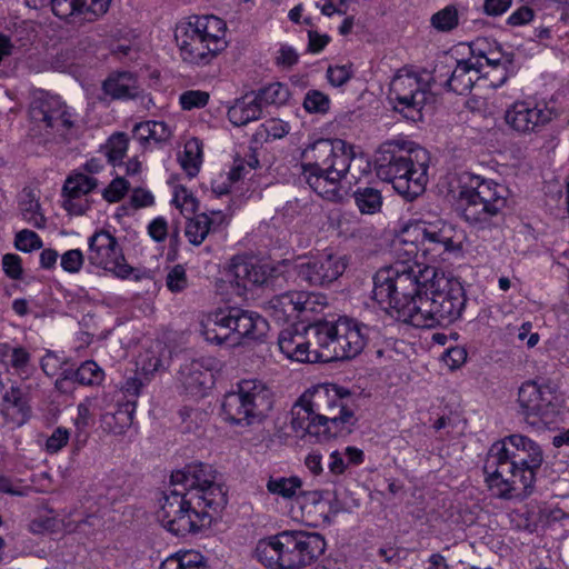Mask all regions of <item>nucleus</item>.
<instances>
[{
  "mask_svg": "<svg viewBox=\"0 0 569 569\" xmlns=\"http://www.w3.org/2000/svg\"><path fill=\"white\" fill-rule=\"evenodd\" d=\"M358 396L333 383L315 386L302 393V402L322 425L325 438L351 433L357 423Z\"/></svg>",
  "mask_w": 569,
  "mask_h": 569,
  "instance_id": "obj_5",
  "label": "nucleus"
},
{
  "mask_svg": "<svg viewBox=\"0 0 569 569\" xmlns=\"http://www.w3.org/2000/svg\"><path fill=\"white\" fill-rule=\"evenodd\" d=\"M475 76L473 68L467 64V62L456 61L455 68H451L447 63L439 61L435 66L431 79L432 82L439 83L447 91L466 94L478 80Z\"/></svg>",
  "mask_w": 569,
  "mask_h": 569,
  "instance_id": "obj_24",
  "label": "nucleus"
},
{
  "mask_svg": "<svg viewBox=\"0 0 569 569\" xmlns=\"http://www.w3.org/2000/svg\"><path fill=\"white\" fill-rule=\"evenodd\" d=\"M284 531L264 539H260L254 549L257 560L267 568L282 569V555Z\"/></svg>",
  "mask_w": 569,
  "mask_h": 569,
  "instance_id": "obj_34",
  "label": "nucleus"
},
{
  "mask_svg": "<svg viewBox=\"0 0 569 569\" xmlns=\"http://www.w3.org/2000/svg\"><path fill=\"white\" fill-rule=\"evenodd\" d=\"M4 273L11 279H20L22 276L21 258L14 253H6L2 257Z\"/></svg>",
  "mask_w": 569,
  "mask_h": 569,
  "instance_id": "obj_59",
  "label": "nucleus"
},
{
  "mask_svg": "<svg viewBox=\"0 0 569 569\" xmlns=\"http://www.w3.org/2000/svg\"><path fill=\"white\" fill-rule=\"evenodd\" d=\"M460 13L456 4H448L435 12L430 23L439 32H450L459 24Z\"/></svg>",
  "mask_w": 569,
  "mask_h": 569,
  "instance_id": "obj_44",
  "label": "nucleus"
},
{
  "mask_svg": "<svg viewBox=\"0 0 569 569\" xmlns=\"http://www.w3.org/2000/svg\"><path fill=\"white\" fill-rule=\"evenodd\" d=\"M429 154L422 148L413 149L403 139L387 140L376 152L377 176L390 182L407 199H415L425 191L428 182Z\"/></svg>",
  "mask_w": 569,
  "mask_h": 569,
  "instance_id": "obj_3",
  "label": "nucleus"
},
{
  "mask_svg": "<svg viewBox=\"0 0 569 569\" xmlns=\"http://www.w3.org/2000/svg\"><path fill=\"white\" fill-rule=\"evenodd\" d=\"M345 256L323 253L297 266L298 277L312 284L326 286L339 279L347 268Z\"/></svg>",
  "mask_w": 569,
  "mask_h": 569,
  "instance_id": "obj_19",
  "label": "nucleus"
},
{
  "mask_svg": "<svg viewBox=\"0 0 569 569\" xmlns=\"http://www.w3.org/2000/svg\"><path fill=\"white\" fill-rule=\"evenodd\" d=\"M154 198L152 193L142 188H136L130 196V204L134 209H140L153 204Z\"/></svg>",
  "mask_w": 569,
  "mask_h": 569,
  "instance_id": "obj_63",
  "label": "nucleus"
},
{
  "mask_svg": "<svg viewBox=\"0 0 569 569\" xmlns=\"http://www.w3.org/2000/svg\"><path fill=\"white\" fill-rule=\"evenodd\" d=\"M435 277V267L422 262L396 261L373 277L372 298L386 311L412 326L420 297Z\"/></svg>",
  "mask_w": 569,
  "mask_h": 569,
  "instance_id": "obj_2",
  "label": "nucleus"
},
{
  "mask_svg": "<svg viewBox=\"0 0 569 569\" xmlns=\"http://www.w3.org/2000/svg\"><path fill=\"white\" fill-rule=\"evenodd\" d=\"M268 274L264 266L241 257L233 258L229 269L230 281L243 290L263 284L268 280Z\"/></svg>",
  "mask_w": 569,
  "mask_h": 569,
  "instance_id": "obj_28",
  "label": "nucleus"
},
{
  "mask_svg": "<svg viewBox=\"0 0 569 569\" xmlns=\"http://www.w3.org/2000/svg\"><path fill=\"white\" fill-rule=\"evenodd\" d=\"M356 206L362 214H373L382 207L381 192L371 187L358 188L353 192Z\"/></svg>",
  "mask_w": 569,
  "mask_h": 569,
  "instance_id": "obj_41",
  "label": "nucleus"
},
{
  "mask_svg": "<svg viewBox=\"0 0 569 569\" xmlns=\"http://www.w3.org/2000/svg\"><path fill=\"white\" fill-rule=\"evenodd\" d=\"M467 297L461 282L435 268V277L420 297L419 310L413 316L412 326L435 328L451 325L458 320L466 307Z\"/></svg>",
  "mask_w": 569,
  "mask_h": 569,
  "instance_id": "obj_7",
  "label": "nucleus"
},
{
  "mask_svg": "<svg viewBox=\"0 0 569 569\" xmlns=\"http://www.w3.org/2000/svg\"><path fill=\"white\" fill-rule=\"evenodd\" d=\"M159 569H204L203 557L194 550L180 551L163 560Z\"/></svg>",
  "mask_w": 569,
  "mask_h": 569,
  "instance_id": "obj_38",
  "label": "nucleus"
},
{
  "mask_svg": "<svg viewBox=\"0 0 569 569\" xmlns=\"http://www.w3.org/2000/svg\"><path fill=\"white\" fill-rule=\"evenodd\" d=\"M202 156V144L197 138L188 140L184 144L183 153L179 157V162L186 173L193 178L198 174Z\"/></svg>",
  "mask_w": 569,
  "mask_h": 569,
  "instance_id": "obj_39",
  "label": "nucleus"
},
{
  "mask_svg": "<svg viewBox=\"0 0 569 569\" xmlns=\"http://www.w3.org/2000/svg\"><path fill=\"white\" fill-rule=\"evenodd\" d=\"M1 412L4 420L16 427L26 423L30 417V407L18 387H11L2 397Z\"/></svg>",
  "mask_w": 569,
  "mask_h": 569,
  "instance_id": "obj_30",
  "label": "nucleus"
},
{
  "mask_svg": "<svg viewBox=\"0 0 569 569\" xmlns=\"http://www.w3.org/2000/svg\"><path fill=\"white\" fill-rule=\"evenodd\" d=\"M209 93L201 90H189L183 92L180 98V104L183 110L202 108L208 103Z\"/></svg>",
  "mask_w": 569,
  "mask_h": 569,
  "instance_id": "obj_53",
  "label": "nucleus"
},
{
  "mask_svg": "<svg viewBox=\"0 0 569 569\" xmlns=\"http://www.w3.org/2000/svg\"><path fill=\"white\" fill-rule=\"evenodd\" d=\"M201 327L207 341L230 347L242 343L244 339H261L268 331V322L263 317L236 307L208 315Z\"/></svg>",
  "mask_w": 569,
  "mask_h": 569,
  "instance_id": "obj_9",
  "label": "nucleus"
},
{
  "mask_svg": "<svg viewBox=\"0 0 569 569\" xmlns=\"http://www.w3.org/2000/svg\"><path fill=\"white\" fill-rule=\"evenodd\" d=\"M282 569H299L311 565L325 552L326 541L320 533L284 531Z\"/></svg>",
  "mask_w": 569,
  "mask_h": 569,
  "instance_id": "obj_16",
  "label": "nucleus"
},
{
  "mask_svg": "<svg viewBox=\"0 0 569 569\" xmlns=\"http://www.w3.org/2000/svg\"><path fill=\"white\" fill-rule=\"evenodd\" d=\"M102 89L107 96L117 100L136 99L141 93L137 77L128 71L111 73L103 81Z\"/></svg>",
  "mask_w": 569,
  "mask_h": 569,
  "instance_id": "obj_29",
  "label": "nucleus"
},
{
  "mask_svg": "<svg viewBox=\"0 0 569 569\" xmlns=\"http://www.w3.org/2000/svg\"><path fill=\"white\" fill-rule=\"evenodd\" d=\"M166 284L171 292H181L188 286L186 269L176 264L166 277Z\"/></svg>",
  "mask_w": 569,
  "mask_h": 569,
  "instance_id": "obj_52",
  "label": "nucleus"
},
{
  "mask_svg": "<svg viewBox=\"0 0 569 569\" xmlns=\"http://www.w3.org/2000/svg\"><path fill=\"white\" fill-rule=\"evenodd\" d=\"M97 187V179L83 173L69 177L62 189L63 208L71 214L81 216L90 207L86 198Z\"/></svg>",
  "mask_w": 569,
  "mask_h": 569,
  "instance_id": "obj_25",
  "label": "nucleus"
},
{
  "mask_svg": "<svg viewBox=\"0 0 569 569\" xmlns=\"http://www.w3.org/2000/svg\"><path fill=\"white\" fill-rule=\"evenodd\" d=\"M20 211L23 218L34 228H43L46 218L40 212V204L31 190H23L19 200Z\"/></svg>",
  "mask_w": 569,
  "mask_h": 569,
  "instance_id": "obj_40",
  "label": "nucleus"
},
{
  "mask_svg": "<svg viewBox=\"0 0 569 569\" xmlns=\"http://www.w3.org/2000/svg\"><path fill=\"white\" fill-rule=\"evenodd\" d=\"M301 163V177L308 186L321 198L340 202L343 199L342 189L339 180L333 172L325 169L318 160L307 159Z\"/></svg>",
  "mask_w": 569,
  "mask_h": 569,
  "instance_id": "obj_23",
  "label": "nucleus"
},
{
  "mask_svg": "<svg viewBox=\"0 0 569 569\" xmlns=\"http://www.w3.org/2000/svg\"><path fill=\"white\" fill-rule=\"evenodd\" d=\"M281 352L289 359L310 363V352L305 335L303 321L282 329L278 337Z\"/></svg>",
  "mask_w": 569,
  "mask_h": 569,
  "instance_id": "obj_27",
  "label": "nucleus"
},
{
  "mask_svg": "<svg viewBox=\"0 0 569 569\" xmlns=\"http://www.w3.org/2000/svg\"><path fill=\"white\" fill-rule=\"evenodd\" d=\"M303 157L318 160L339 180L351 172L353 162L362 161L356 158L353 147L341 139H319L305 150Z\"/></svg>",
  "mask_w": 569,
  "mask_h": 569,
  "instance_id": "obj_15",
  "label": "nucleus"
},
{
  "mask_svg": "<svg viewBox=\"0 0 569 569\" xmlns=\"http://www.w3.org/2000/svg\"><path fill=\"white\" fill-rule=\"evenodd\" d=\"M212 220L206 213L197 214L188 220L184 234L189 242L199 246L207 238L211 230Z\"/></svg>",
  "mask_w": 569,
  "mask_h": 569,
  "instance_id": "obj_42",
  "label": "nucleus"
},
{
  "mask_svg": "<svg viewBox=\"0 0 569 569\" xmlns=\"http://www.w3.org/2000/svg\"><path fill=\"white\" fill-rule=\"evenodd\" d=\"M129 187L130 184L124 178L117 177L103 190V198L108 202H118L124 197V194L129 190Z\"/></svg>",
  "mask_w": 569,
  "mask_h": 569,
  "instance_id": "obj_55",
  "label": "nucleus"
},
{
  "mask_svg": "<svg viewBox=\"0 0 569 569\" xmlns=\"http://www.w3.org/2000/svg\"><path fill=\"white\" fill-rule=\"evenodd\" d=\"M262 114V108L253 93L237 99L228 110L229 121L237 127L258 120Z\"/></svg>",
  "mask_w": 569,
  "mask_h": 569,
  "instance_id": "obj_36",
  "label": "nucleus"
},
{
  "mask_svg": "<svg viewBox=\"0 0 569 569\" xmlns=\"http://www.w3.org/2000/svg\"><path fill=\"white\" fill-rule=\"evenodd\" d=\"M14 246L20 251L30 252L40 249L42 241L34 231L24 229L16 234Z\"/></svg>",
  "mask_w": 569,
  "mask_h": 569,
  "instance_id": "obj_51",
  "label": "nucleus"
},
{
  "mask_svg": "<svg viewBox=\"0 0 569 569\" xmlns=\"http://www.w3.org/2000/svg\"><path fill=\"white\" fill-rule=\"evenodd\" d=\"M553 112L545 104L528 101L515 102L505 114L506 123L519 133L538 132L549 123Z\"/></svg>",
  "mask_w": 569,
  "mask_h": 569,
  "instance_id": "obj_20",
  "label": "nucleus"
},
{
  "mask_svg": "<svg viewBox=\"0 0 569 569\" xmlns=\"http://www.w3.org/2000/svg\"><path fill=\"white\" fill-rule=\"evenodd\" d=\"M30 359V353L24 348L18 347L12 350L10 366L21 379L30 378L36 371Z\"/></svg>",
  "mask_w": 569,
  "mask_h": 569,
  "instance_id": "obj_46",
  "label": "nucleus"
},
{
  "mask_svg": "<svg viewBox=\"0 0 569 569\" xmlns=\"http://www.w3.org/2000/svg\"><path fill=\"white\" fill-rule=\"evenodd\" d=\"M253 94L261 108L269 104H283L290 97L288 88L280 82L271 83Z\"/></svg>",
  "mask_w": 569,
  "mask_h": 569,
  "instance_id": "obj_45",
  "label": "nucleus"
},
{
  "mask_svg": "<svg viewBox=\"0 0 569 569\" xmlns=\"http://www.w3.org/2000/svg\"><path fill=\"white\" fill-rule=\"evenodd\" d=\"M552 401V395L548 387L538 385L536 381H527L521 385L518 391V403L520 413L525 421L532 427H540L546 423V416Z\"/></svg>",
  "mask_w": 569,
  "mask_h": 569,
  "instance_id": "obj_21",
  "label": "nucleus"
},
{
  "mask_svg": "<svg viewBox=\"0 0 569 569\" xmlns=\"http://www.w3.org/2000/svg\"><path fill=\"white\" fill-rule=\"evenodd\" d=\"M411 238L416 239V236H407L405 229L402 232V238L395 243V250L398 256H400L401 252L407 256V258L402 261H410V263H413L419 262L417 260L419 248Z\"/></svg>",
  "mask_w": 569,
  "mask_h": 569,
  "instance_id": "obj_54",
  "label": "nucleus"
},
{
  "mask_svg": "<svg viewBox=\"0 0 569 569\" xmlns=\"http://www.w3.org/2000/svg\"><path fill=\"white\" fill-rule=\"evenodd\" d=\"M508 194L507 187L491 179L466 173L461 178L458 210L470 226L486 229L507 207Z\"/></svg>",
  "mask_w": 569,
  "mask_h": 569,
  "instance_id": "obj_8",
  "label": "nucleus"
},
{
  "mask_svg": "<svg viewBox=\"0 0 569 569\" xmlns=\"http://www.w3.org/2000/svg\"><path fill=\"white\" fill-rule=\"evenodd\" d=\"M315 418V415L311 413L306 403L302 402L301 395L291 409V428L296 432L315 436L320 441L327 440L328 438H325V433H322V425H320V421H317Z\"/></svg>",
  "mask_w": 569,
  "mask_h": 569,
  "instance_id": "obj_32",
  "label": "nucleus"
},
{
  "mask_svg": "<svg viewBox=\"0 0 569 569\" xmlns=\"http://www.w3.org/2000/svg\"><path fill=\"white\" fill-rule=\"evenodd\" d=\"M136 402L127 400L118 405L114 412H107L102 416V425L106 430L113 435L124 433L133 421Z\"/></svg>",
  "mask_w": 569,
  "mask_h": 569,
  "instance_id": "obj_37",
  "label": "nucleus"
},
{
  "mask_svg": "<svg viewBox=\"0 0 569 569\" xmlns=\"http://www.w3.org/2000/svg\"><path fill=\"white\" fill-rule=\"evenodd\" d=\"M29 116L32 122L44 129L47 136L54 140H67L74 124L66 103L59 97L42 90L32 94Z\"/></svg>",
  "mask_w": 569,
  "mask_h": 569,
  "instance_id": "obj_14",
  "label": "nucleus"
},
{
  "mask_svg": "<svg viewBox=\"0 0 569 569\" xmlns=\"http://www.w3.org/2000/svg\"><path fill=\"white\" fill-rule=\"evenodd\" d=\"M298 59L299 54L292 47L282 44L276 57V62L278 66L290 68L298 62Z\"/></svg>",
  "mask_w": 569,
  "mask_h": 569,
  "instance_id": "obj_61",
  "label": "nucleus"
},
{
  "mask_svg": "<svg viewBox=\"0 0 569 569\" xmlns=\"http://www.w3.org/2000/svg\"><path fill=\"white\" fill-rule=\"evenodd\" d=\"M170 483L187 495L194 503H201L217 516L228 502L222 476L211 465L193 462L171 473Z\"/></svg>",
  "mask_w": 569,
  "mask_h": 569,
  "instance_id": "obj_10",
  "label": "nucleus"
},
{
  "mask_svg": "<svg viewBox=\"0 0 569 569\" xmlns=\"http://www.w3.org/2000/svg\"><path fill=\"white\" fill-rule=\"evenodd\" d=\"M148 232L154 241H157V242L163 241L167 237L166 219H163L161 217L153 219L148 226Z\"/></svg>",
  "mask_w": 569,
  "mask_h": 569,
  "instance_id": "obj_64",
  "label": "nucleus"
},
{
  "mask_svg": "<svg viewBox=\"0 0 569 569\" xmlns=\"http://www.w3.org/2000/svg\"><path fill=\"white\" fill-rule=\"evenodd\" d=\"M533 17L535 12L531 8L521 6L509 16L507 22L512 27H519L530 22Z\"/></svg>",
  "mask_w": 569,
  "mask_h": 569,
  "instance_id": "obj_62",
  "label": "nucleus"
},
{
  "mask_svg": "<svg viewBox=\"0 0 569 569\" xmlns=\"http://www.w3.org/2000/svg\"><path fill=\"white\" fill-rule=\"evenodd\" d=\"M432 82L431 76L401 69L390 83V98L396 101L395 110L406 119L419 121L421 110L430 98L427 87Z\"/></svg>",
  "mask_w": 569,
  "mask_h": 569,
  "instance_id": "obj_13",
  "label": "nucleus"
},
{
  "mask_svg": "<svg viewBox=\"0 0 569 569\" xmlns=\"http://www.w3.org/2000/svg\"><path fill=\"white\" fill-rule=\"evenodd\" d=\"M327 78L332 86L341 87L351 78V71L347 66L329 67Z\"/></svg>",
  "mask_w": 569,
  "mask_h": 569,
  "instance_id": "obj_60",
  "label": "nucleus"
},
{
  "mask_svg": "<svg viewBox=\"0 0 569 569\" xmlns=\"http://www.w3.org/2000/svg\"><path fill=\"white\" fill-rule=\"evenodd\" d=\"M303 108L309 113H326L330 108V99L319 90H309L303 100Z\"/></svg>",
  "mask_w": 569,
  "mask_h": 569,
  "instance_id": "obj_48",
  "label": "nucleus"
},
{
  "mask_svg": "<svg viewBox=\"0 0 569 569\" xmlns=\"http://www.w3.org/2000/svg\"><path fill=\"white\" fill-rule=\"evenodd\" d=\"M218 516L201 503L191 501L189 495L177 487L164 495L157 512L161 526L174 536H186L210 526Z\"/></svg>",
  "mask_w": 569,
  "mask_h": 569,
  "instance_id": "obj_12",
  "label": "nucleus"
},
{
  "mask_svg": "<svg viewBox=\"0 0 569 569\" xmlns=\"http://www.w3.org/2000/svg\"><path fill=\"white\" fill-rule=\"evenodd\" d=\"M296 303L299 309V319L303 320H307V316L309 313L317 312L323 308V303L320 302V298L318 296L306 291H297Z\"/></svg>",
  "mask_w": 569,
  "mask_h": 569,
  "instance_id": "obj_49",
  "label": "nucleus"
},
{
  "mask_svg": "<svg viewBox=\"0 0 569 569\" xmlns=\"http://www.w3.org/2000/svg\"><path fill=\"white\" fill-rule=\"evenodd\" d=\"M302 481L297 476L291 477H270L267 481V490L282 497L283 499H291L296 496L297 491L301 488Z\"/></svg>",
  "mask_w": 569,
  "mask_h": 569,
  "instance_id": "obj_43",
  "label": "nucleus"
},
{
  "mask_svg": "<svg viewBox=\"0 0 569 569\" xmlns=\"http://www.w3.org/2000/svg\"><path fill=\"white\" fill-rule=\"evenodd\" d=\"M84 261V256L79 249H70L61 256L60 264L62 269L69 273L80 271Z\"/></svg>",
  "mask_w": 569,
  "mask_h": 569,
  "instance_id": "obj_56",
  "label": "nucleus"
},
{
  "mask_svg": "<svg viewBox=\"0 0 569 569\" xmlns=\"http://www.w3.org/2000/svg\"><path fill=\"white\" fill-rule=\"evenodd\" d=\"M543 462L541 447L523 435H510L495 442L486 457L483 471L491 489L503 499L531 495L536 473Z\"/></svg>",
  "mask_w": 569,
  "mask_h": 569,
  "instance_id": "obj_1",
  "label": "nucleus"
},
{
  "mask_svg": "<svg viewBox=\"0 0 569 569\" xmlns=\"http://www.w3.org/2000/svg\"><path fill=\"white\" fill-rule=\"evenodd\" d=\"M213 358L192 359L181 365L178 371V381L187 393L203 397L206 391L213 387Z\"/></svg>",
  "mask_w": 569,
  "mask_h": 569,
  "instance_id": "obj_22",
  "label": "nucleus"
},
{
  "mask_svg": "<svg viewBox=\"0 0 569 569\" xmlns=\"http://www.w3.org/2000/svg\"><path fill=\"white\" fill-rule=\"evenodd\" d=\"M455 228L442 219L433 221L419 220L406 228L407 236H416V240L420 237L422 254H432L429 261H435L436 256L450 252L456 249L455 246Z\"/></svg>",
  "mask_w": 569,
  "mask_h": 569,
  "instance_id": "obj_18",
  "label": "nucleus"
},
{
  "mask_svg": "<svg viewBox=\"0 0 569 569\" xmlns=\"http://www.w3.org/2000/svg\"><path fill=\"white\" fill-rule=\"evenodd\" d=\"M227 24L216 16H191L177 24L174 39L182 61L207 66L228 46Z\"/></svg>",
  "mask_w": 569,
  "mask_h": 569,
  "instance_id": "obj_6",
  "label": "nucleus"
},
{
  "mask_svg": "<svg viewBox=\"0 0 569 569\" xmlns=\"http://www.w3.org/2000/svg\"><path fill=\"white\" fill-rule=\"evenodd\" d=\"M69 431L63 427L54 429L52 435L47 439L46 449L50 453H56L61 450L69 440Z\"/></svg>",
  "mask_w": 569,
  "mask_h": 569,
  "instance_id": "obj_58",
  "label": "nucleus"
},
{
  "mask_svg": "<svg viewBox=\"0 0 569 569\" xmlns=\"http://www.w3.org/2000/svg\"><path fill=\"white\" fill-rule=\"evenodd\" d=\"M61 526L67 533L79 532L89 536L102 526V521L97 515H83L77 507H73L69 510H62Z\"/></svg>",
  "mask_w": 569,
  "mask_h": 569,
  "instance_id": "obj_33",
  "label": "nucleus"
},
{
  "mask_svg": "<svg viewBox=\"0 0 569 569\" xmlns=\"http://www.w3.org/2000/svg\"><path fill=\"white\" fill-rule=\"evenodd\" d=\"M289 133V124L279 119H269L264 123L261 124L260 129L257 131L256 136L262 138L263 134L266 139H280Z\"/></svg>",
  "mask_w": 569,
  "mask_h": 569,
  "instance_id": "obj_50",
  "label": "nucleus"
},
{
  "mask_svg": "<svg viewBox=\"0 0 569 569\" xmlns=\"http://www.w3.org/2000/svg\"><path fill=\"white\" fill-rule=\"evenodd\" d=\"M88 261L99 268L127 278L132 268L126 263L117 239L108 231L100 230L89 238Z\"/></svg>",
  "mask_w": 569,
  "mask_h": 569,
  "instance_id": "obj_17",
  "label": "nucleus"
},
{
  "mask_svg": "<svg viewBox=\"0 0 569 569\" xmlns=\"http://www.w3.org/2000/svg\"><path fill=\"white\" fill-rule=\"evenodd\" d=\"M61 515L62 512L59 515L60 519L49 516L36 518L30 522L29 529L33 533L54 532L61 523Z\"/></svg>",
  "mask_w": 569,
  "mask_h": 569,
  "instance_id": "obj_57",
  "label": "nucleus"
},
{
  "mask_svg": "<svg viewBox=\"0 0 569 569\" xmlns=\"http://www.w3.org/2000/svg\"><path fill=\"white\" fill-rule=\"evenodd\" d=\"M272 407L271 389L258 379L240 381L238 390L228 392L221 405L224 420L236 426H251L260 422Z\"/></svg>",
  "mask_w": 569,
  "mask_h": 569,
  "instance_id": "obj_11",
  "label": "nucleus"
},
{
  "mask_svg": "<svg viewBox=\"0 0 569 569\" xmlns=\"http://www.w3.org/2000/svg\"><path fill=\"white\" fill-rule=\"evenodd\" d=\"M128 149V138L126 133H114L112 134L106 146V154L109 161L116 166L119 161H121Z\"/></svg>",
  "mask_w": 569,
  "mask_h": 569,
  "instance_id": "obj_47",
  "label": "nucleus"
},
{
  "mask_svg": "<svg viewBox=\"0 0 569 569\" xmlns=\"http://www.w3.org/2000/svg\"><path fill=\"white\" fill-rule=\"evenodd\" d=\"M104 379L103 370L92 360H87L76 370H64L62 378L57 379L56 387L63 389L68 380H76L82 386H98Z\"/></svg>",
  "mask_w": 569,
  "mask_h": 569,
  "instance_id": "obj_35",
  "label": "nucleus"
},
{
  "mask_svg": "<svg viewBox=\"0 0 569 569\" xmlns=\"http://www.w3.org/2000/svg\"><path fill=\"white\" fill-rule=\"evenodd\" d=\"M368 333L366 325L347 317L305 325L310 363L355 358L363 350Z\"/></svg>",
  "mask_w": 569,
  "mask_h": 569,
  "instance_id": "obj_4",
  "label": "nucleus"
},
{
  "mask_svg": "<svg viewBox=\"0 0 569 569\" xmlns=\"http://www.w3.org/2000/svg\"><path fill=\"white\" fill-rule=\"evenodd\" d=\"M111 0H51V9L60 19L83 17L92 21L108 11Z\"/></svg>",
  "mask_w": 569,
  "mask_h": 569,
  "instance_id": "obj_26",
  "label": "nucleus"
},
{
  "mask_svg": "<svg viewBox=\"0 0 569 569\" xmlns=\"http://www.w3.org/2000/svg\"><path fill=\"white\" fill-rule=\"evenodd\" d=\"M296 301L297 291H287L264 302L263 309L278 323H286L299 319V309Z\"/></svg>",
  "mask_w": 569,
  "mask_h": 569,
  "instance_id": "obj_31",
  "label": "nucleus"
}]
</instances>
